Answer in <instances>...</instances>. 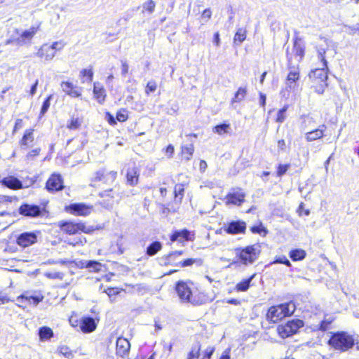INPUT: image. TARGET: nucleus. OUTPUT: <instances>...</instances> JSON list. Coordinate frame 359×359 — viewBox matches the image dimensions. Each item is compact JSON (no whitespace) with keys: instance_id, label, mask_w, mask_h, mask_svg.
<instances>
[{"instance_id":"obj_1","label":"nucleus","mask_w":359,"mask_h":359,"mask_svg":"<svg viewBox=\"0 0 359 359\" xmlns=\"http://www.w3.org/2000/svg\"><path fill=\"white\" fill-rule=\"evenodd\" d=\"M294 310L295 306L292 302L273 306L269 309L267 318L273 323H277L283 318L292 315Z\"/></svg>"},{"instance_id":"obj_2","label":"nucleus","mask_w":359,"mask_h":359,"mask_svg":"<svg viewBox=\"0 0 359 359\" xmlns=\"http://www.w3.org/2000/svg\"><path fill=\"white\" fill-rule=\"evenodd\" d=\"M235 252L240 262L242 264L248 265L253 264L257 259L259 247L257 245H249L243 248H236Z\"/></svg>"},{"instance_id":"obj_3","label":"nucleus","mask_w":359,"mask_h":359,"mask_svg":"<svg viewBox=\"0 0 359 359\" xmlns=\"http://www.w3.org/2000/svg\"><path fill=\"white\" fill-rule=\"evenodd\" d=\"M329 344L337 350L346 351L353 347L354 339L348 333L340 332L332 336L329 340Z\"/></svg>"},{"instance_id":"obj_4","label":"nucleus","mask_w":359,"mask_h":359,"mask_svg":"<svg viewBox=\"0 0 359 359\" xmlns=\"http://www.w3.org/2000/svg\"><path fill=\"white\" fill-rule=\"evenodd\" d=\"M303 326L304 323L302 320L293 319L284 325H278L277 330L282 338H286L295 334Z\"/></svg>"},{"instance_id":"obj_5","label":"nucleus","mask_w":359,"mask_h":359,"mask_svg":"<svg viewBox=\"0 0 359 359\" xmlns=\"http://www.w3.org/2000/svg\"><path fill=\"white\" fill-rule=\"evenodd\" d=\"M59 226L62 231L69 235L76 234L79 231L88 233L93 231V227L86 226L82 222L74 223L72 222H60L59 223Z\"/></svg>"},{"instance_id":"obj_6","label":"nucleus","mask_w":359,"mask_h":359,"mask_svg":"<svg viewBox=\"0 0 359 359\" xmlns=\"http://www.w3.org/2000/svg\"><path fill=\"white\" fill-rule=\"evenodd\" d=\"M287 60H288V67L290 69V72L287 75L286 84L288 88L290 89H294L297 87V82L299 78V74L298 71V66H296L295 64L292 65V57L290 56V53H287Z\"/></svg>"},{"instance_id":"obj_7","label":"nucleus","mask_w":359,"mask_h":359,"mask_svg":"<svg viewBox=\"0 0 359 359\" xmlns=\"http://www.w3.org/2000/svg\"><path fill=\"white\" fill-rule=\"evenodd\" d=\"M176 291L180 299L183 302L194 304L192 291L188 283L184 281H179L176 285Z\"/></svg>"},{"instance_id":"obj_8","label":"nucleus","mask_w":359,"mask_h":359,"mask_svg":"<svg viewBox=\"0 0 359 359\" xmlns=\"http://www.w3.org/2000/svg\"><path fill=\"white\" fill-rule=\"evenodd\" d=\"M116 176V171L107 172L105 169L102 168L95 172L92 182L103 181L104 183L111 184L115 181Z\"/></svg>"},{"instance_id":"obj_9","label":"nucleus","mask_w":359,"mask_h":359,"mask_svg":"<svg viewBox=\"0 0 359 359\" xmlns=\"http://www.w3.org/2000/svg\"><path fill=\"white\" fill-rule=\"evenodd\" d=\"M19 213L28 217H37L41 215L42 209L36 205L25 203L20 207Z\"/></svg>"},{"instance_id":"obj_10","label":"nucleus","mask_w":359,"mask_h":359,"mask_svg":"<svg viewBox=\"0 0 359 359\" xmlns=\"http://www.w3.org/2000/svg\"><path fill=\"white\" fill-rule=\"evenodd\" d=\"M66 210L67 212L74 215L87 216L91 213L93 206L87 205L83 203H74L67 207Z\"/></svg>"},{"instance_id":"obj_11","label":"nucleus","mask_w":359,"mask_h":359,"mask_svg":"<svg viewBox=\"0 0 359 359\" xmlns=\"http://www.w3.org/2000/svg\"><path fill=\"white\" fill-rule=\"evenodd\" d=\"M116 356L121 359L127 358L129 355V351L130 348L129 341L123 337H118L116 340Z\"/></svg>"},{"instance_id":"obj_12","label":"nucleus","mask_w":359,"mask_h":359,"mask_svg":"<svg viewBox=\"0 0 359 359\" xmlns=\"http://www.w3.org/2000/svg\"><path fill=\"white\" fill-rule=\"evenodd\" d=\"M245 194L239 188L233 189L226 196V204L240 206L245 201Z\"/></svg>"},{"instance_id":"obj_13","label":"nucleus","mask_w":359,"mask_h":359,"mask_svg":"<svg viewBox=\"0 0 359 359\" xmlns=\"http://www.w3.org/2000/svg\"><path fill=\"white\" fill-rule=\"evenodd\" d=\"M287 53L292 57V65L295 64L296 66H298L304 55V47L299 41L295 40L292 52L287 50Z\"/></svg>"},{"instance_id":"obj_14","label":"nucleus","mask_w":359,"mask_h":359,"mask_svg":"<svg viewBox=\"0 0 359 359\" xmlns=\"http://www.w3.org/2000/svg\"><path fill=\"white\" fill-rule=\"evenodd\" d=\"M327 66L325 67L323 65L321 68L316 69L309 74L310 79H315L316 82L320 83V87H327L326 81L327 79Z\"/></svg>"},{"instance_id":"obj_15","label":"nucleus","mask_w":359,"mask_h":359,"mask_svg":"<svg viewBox=\"0 0 359 359\" xmlns=\"http://www.w3.org/2000/svg\"><path fill=\"white\" fill-rule=\"evenodd\" d=\"M63 182L60 175L53 174L47 180L46 188L48 191L54 192L63 189Z\"/></svg>"},{"instance_id":"obj_16","label":"nucleus","mask_w":359,"mask_h":359,"mask_svg":"<svg viewBox=\"0 0 359 359\" xmlns=\"http://www.w3.org/2000/svg\"><path fill=\"white\" fill-rule=\"evenodd\" d=\"M36 235L33 232H25L21 233L17 240V243L19 245L26 248L36 241Z\"/></svg>"},{"instance_id":"obj_17","label":"nucleus","mask_w":359,"mask_h":359,"mask_svg":"<svg viewBox=\"0 0 359 359\" xmlns=\"http://www.w3.org/2000/svg\"><path fill=\"white\" fill-rule=\"evenodd\" d=\"M246 229V224L243 221H232L227 224L225 229L229 234H238L244 233Z\"/></svg>"},{"instance_id":"obj_18","label":"nucleus","mask_w":359,"mask_h":359,"mask_svg":"<svg viewBox=\"0 0 359 359\" xmlns=\"http://www.w3.org/2000/svg\"><path fill=\"white\" fill-rule=\"evenodd\" d=\"M182 250H177L169 253L165 257H162L160 259V263L164 265H172L179 266V262H177L178 257L182 255Z\"/></svg>"},{"instance_id":"obj_19","label":"nucleus","mask_w":359,"mask_h":359,"mask_svg":"<svg viewBox=\"0 0 359 359\" xmlns=\"http://www.w3.org/2000/svg\"><path fill=\"white\" fill-rule=\"evenodd\" d=\"M192 236L191 232L186 229L175 231L170 236V241L172 242L178 241L183 243L187 241H192Z\"/></svg>"},{"instance_id":"obj_20","label":"nucleus","mask_w":359,"mask_h":359,"mask_svg":"<svg viewBox=\"0 0 359 359\" xmlns=\"http://www.w3.org/2000/svg\"><path fill=\"white\" fill-rule=\"evenodd\" d=\"M34 141V129L29 128L25 131V133L19 143L22 149H26L33 145Z\"/></svg>"},{"instance_id":"obj_21","label":"nucleus","mask_w":359,"mask_h":359,"mask_svg":"<svg viewBox=\"0 0 359 359\" xmlns=\"http://www.w3.org/2000/svg\"><path fill=\"white\" fill-rule=\"evenodd\" d=\"M0 182L4 186L11 189H20L23 187L22 182L13 176H8L3 179L1 178Z\"/></svg>"},{"instance_id":"obj_22","label":"nucleus","mask_w":359,"mask_h":359,"mask_svg":"<svg viewBox=\"0 0 359 359\" xmlns=\"http://www.w3.org/2000/svg\"><path fill=\"white\" fill-rule=\"evenodd\" d=\"M140 171L135 166L130 168L126 174L127 183L130 186H135L138 183Z\"/></svg>"},{"instance_id":"obj_23","label":"nucleus","mask_w":359,"mask_h":359,"mask_svg":"<svg viewBox=\"0 0 359 359\" xmlns=\"http://www.w3.org/2000/svg\"><path fill=\"white\" fill-rule=\"evenodd\" d=\"M80 327L83 332H91L95 330L96 323L93 318L85 317L81 321Z\"/></svg>"},{"instance_id":"obj_24","label":"nucleus","mask_w":359,"mask_h":359,"mask_svg":"<svg viewBox=\"0 0 359 359\" xmlns=\"http://www.w3.org/2000/svg\"><path fill=\"white\" fill-rule=\"evenodd\" d=\"M37 55L40 57H43L46 60H51L55 55L53 48L48 44H43L38 50Z\"/></svg>"},{"instance_id":"obj_25","label":"nucleus","mask_w":359,"mask_h":359,"mask_svg":"<svg viewBox=\"0 0 359 359\" xmlns=\"http://www.w3.org/2000/svg\"><path fill=\"white\" fill-rule=\"evenodd\" d=\"M42 299H43V297L32 296V295L27 296L25 294H22L18 297V301L20 303L25 304L27 302L29 304H32L35 306L37 305L40 302H41Z\"/></svg>"},{"instance_id":"obj_26","label":"nucleus","mask_w":359,"mask_h":359,"mask_svg":"<svg viewBox=\"0 0 359 359\" xmlns=\"http://www.w3.org/2000/svg\"><path fill=\"white\" fill-rule=\"evenodd\" d=\"M38 29H39V26L37 27H31L29 29L24 31L21 36H20V38L22 39V40H20V39H18V40L20 41V42H23V43H25L27 41H29L32 37L36 34V33L38 31Z\"/></svg>"},{"instance_id":"obj_27","label":"nucleus","mask_w":359,"mask_h":359,"mask_svg":"<svg viewBox=\"0 0 359 359\" xmlns=\"http://www.w3.org/2000/svg\"><path fill=\"white\" fill-rule=\"evenodd\" d=\"M39 335L41 341L48 340L53 337V332L49 327L43 326L39 328Z\"/></svg>"},{"instance_id":"obj_28","label":"nucleus","mask_w":359,"mask_h":359,"mask_svg":"<svg viewBox=\"0 0 359 359\" xmlns=\"http://www.w3.org/2000/svg\"><path fill=\"white\" fill-rule=\"evenodd\" d=\"M231 126L229 123H222L215 126L212 128V132L219 135H224L230 133Z\"/></svg>"},{"instance_id":"obj_29","label":"nucleus","mask_w":359,"mask_h":359,"mask_svg":"<svg viewBox=\"0 0 359 359\" xmlns=\"http://www.w3.org/2000/svg\"><path fill=\"white\" fill-rule=\"evenodd\" d=\"M161 243L158 241H154L147 248V255L149 256H154L158 252H159L161 250Z\"/></svg>"},{"instance_id":"obj_30","label":"nucleus","mask_w":359,"mask_h":359,"mask_svg":"<svg viewBox=\"0 0 359 359\" xmlns=\"http://www.w3.org/2000/svg\"><path fill=\"white\" fill-rule=\"evenodd\" d=\"M93 76L92 68L83 69L80 72V78L83 83H91Z\"/></svg>"},{"instance_id":"obj_31","label":"nucleus","mask_w":359,"mask_h":359,"mask_svg":"<svg viewBox=\"0 0 359 359\" xmlns=\"http://www.w3.org/2000/svg\"><path fill=\"white\" fill-rule=\"evenodd\" d=\"M194 151V147L193 144L182 147V154L187 161H189Z\"/></svg>"},{"instance_id":"obj_32","label":"nucleus","mask_w":359,"mask_h":359,"mask_svg":"<svg viewBox=\"0 0 359 359\" xmlns=\"http://www.w3.org/2000/svg\"><path fill=\"white\" fill-rule=\"evenodd\" d=\"M306 252L302 249H296L290 251V257L293 261L302 260L306 257Z\"/></svg>"},{"instance_id":"obj_33","label":"nucleus","mask_w":359,"mask_h":359,"mask_svg":"<svg viewBox=\"0 0 359 359\" xmlns=\"http://www.w3.org/2000/svg\"><path fill=\"white\" fill-rule=\"evenodd\" d=\"M323 135V129H316L315 130L309 132L306 134V138L308 141H314L322 137Z\"/></svg>"},{"instance_id":"obj_34","label":"nucleus","mask_w":359,"mask_h":359,"mask_svg":"<svg viewBox=\"0 0 359 359\" xmlns=\"http://www.w3.org/2000/svg\"><path fill=\"white\" fill-rule=\"evenodd\" d=\"M255 275H252L251 277H250L248 279L243 280V281L238 283L236 287L238 291L245 292L248 290V289L250 287V284L253 279Z\"/></svg>"},{"instance_id":"obj_35","label":"nucleus","mask_w":359,"mask_h":359,"mask_svg":"<svg viewBox=\"0 0 359 359\" xmlns=\"http://www.w3.org/2000/svg\"><path fill=\"white\" fill-rule=\"evenodd\" d=\"M86 267L90 269V271L98 272L101 270L102 264L97 261H88Z\"/></svg>"},{"instance_id":"obj_36","label":"nucleus","mask_w":359,"mask_h":359,"mask_svg":"<svg viewBox=\"0 0 359 359\" xmlns=\"http://www.w3.org/2000/svg\"><path fill=\"white\" fill-rule=\"evenodd\" d=\"M246 38V32L243 28H239L234 36V43H241Z\"/></svg>"},{"instance_id":"obj_37","label":"nucleus","mask_w":359,"mask_h":359,"mask_svg":"<svg viewBox=\"0 0 359 359\" xmlns=\"http://www.w3.org/2000/svg\"><path fill=\"white\" fill-rule=\"evenodd\" d=\"M201 346L198 344L194 345L188 354L187 359H196L199 356Z\"/></svg>"},{"instance_id":"obj_38","label":"nucleus","mask_w":359,"mask_h":359,"mask_svg":"<svg viewBox=\"0 0 359 359\" xmlns=\"http://www.w3.org/2000/svg\"><path fill=\"white\" fill-rule=\"evenodd\" d=\"M69 245L76 246V245H83L87 241L86 238L79 237L75 238L74 241L68 240L65 241Z\"/></svg>"},{"instance_id":"obj_39","label":"nucleus","mask_w":359,"mask_h":359,"mask_svg":"<svg viewBox=\"0 0 359 359\" xmlns=\"http://www.w3.org/2000/svg\"><path fill=\"white\" fill-rule=\"evenodd\" d=\"M287 107H288V106L285 105L283 107V109H281L278 111L277 118H276V121L278 123H281L285 120V118H286L285 113L287 109Z\"/></svg>"},{"instance_id":"obj_40","label":"nucleus","mask_w":359,"mask_h":359,"mask_svg":"<svg viewBox=\"0 0 359 359\" xmlns=\"http://www.w3.org/2000/svg\"><path fill=\"white\" fill-rule=\"evenodd\" d=\"M156 4L153 0H149L143 4V9L152 13L154 11Z\"/></svg>"},{"instance_id":"obj_41","label":"nucleus","mask_w":359,"mask_h":359,"mask_svg":"<svg viewBox=\"0 0 359 359\" xmlns=\"http://www.w3.org/2000/svg\"><path fill=\"white\" fill-rule=\"evenodd\" d=\"M65 46V43L62 40H60L57 41H55L50 46L53 48V51L55 53L57 50H61Z\"/></svg>"},{"instance_id":"obj_42","label":"nucleus","mask_w":359,"mask_h":359,"mask_svg":"<svg viewBox=\"0 0 359 359\" xmlns=\"http://www.w3.org/2000/svg\"><path fill=\"white\" fill-rule=\"evenodd\" d=\"M184 189L182 184H177L175 185L174 192H175V195L176 198L180 196V199L181 200L184 195Z\"/></svg>"},{"instance_id":"obj_43","label":"nucleus","mask_w":359,"mask_h":359,"mask_svg":"<svg viewBox=\"0 0 359 359\" xmlns=\"http://www.w3.org/2000/svg\"><path fill=\"white\" fill-rule=\"evenodd\" d=\"M45 276L48 278L59 280H62L64 277V274L62 273L56 271L46 273Z\"/></svg>"},{"instance_id":"obj_44","label":"nucleus","mask_w":359,"mask_h":359,"mask_svg":"<svg viewBox=\"0 0 359 359\" xmlns=\"http://www.w3.org/2000/svg\"><path fill=\"white\" fill-rule=\"evenodd\" d=\"M81 121L79 118H72L67 127L71 130L79 128L81 126Z\"/></svg>"},{"instance_id":"obj_45","label":"nucleus","mask_w":359,"mask_h":359,"mask_svg":"<svg viewBox=\"0 0 359 359\" xmlns=\"http://www.w3.org/2000/svg\"><path fill=\"white\" fill-rule=\"evenodd\" d=\"M41 151L40 148H35L30 151H29L26 156L27 159L28 160H33L34 157L38 156Z\"/></svg>"},{"instance_id":"obj_46","label":"nucleus","mask_w":359,"mask_h":359,"mask_svg":"<svg viewBox=\"0 0 359 359\" xmlns=\"http://www.w3.org/2000/svg\"><path fill=\"white\" fill-rule=\"evenodd\" d=\"M325 50L324 48H319L318 50V59L321 60V62L323 64V66L326 67L327 62L325 59Z\"/></svg>"},{"instance_id":"obj_47","label":"nucleus","mask_w":359,"mask_h":359,"mask_svg":"<svg viewBox=\"0 0 359 359\" xmlns=\"http://www.w3.org/2000/svg\"><path fill=\"white\" fill-rule=\"evenodd\" d=\"M94 97L98 101L99 103H102L104 101L105 95L104 91H93Z\"/></svg>"},{"instance_id":"obj_48","label":"nucleus","mask_w":359,"mask_h":359,"mask_svg":"<svg viewBox=\"0 0 359 359\" xmlns=\"http://www.w3.org/2000/svg\"><path fill=\"white\" fill-rule=\"evenodd\" d=\"M51 95L48 96L46 100L43 102L41 109V114L43 115L48 109L50 107V100L51 99Z\"/></svg>"},{"instance_id":"obj_49","label":"nucleus","mask_w":359,"mask_h":359,"mask_svg":"<svg viewBox=\"0 0 359 359\" xmlns=\"http://www.w3.org/2000/svg\"><path fill=\"white\" fill-rule=\"evenodd\" d=\"M116 119L120 122H123L128 119V114L126 110L119 111L116 114Z\"/></svg>"},{"instance_id":"obj_50","label":"nucleus","mask_w":359,"mask_h":359,"mask_svg":"<svg viewBox=\"0 0 359 359\" xmlns=\"http://www.w3.org/2000/svg\"><path fill=\"white\" fill-rule=\"evenodd\" d=\"M195 262H196V259H191V258L187 259H184V261H180L179 266L180 267L189 266H191Z\"/></svg>"},{"instance_id":"obj_51","label":"nucleus","mask_w":359,"mask_h":359,"mask_svg":"<svg viewBox=\"0 0 359 359\" xmlns=\"http://www.w3.org/2000/svg\"><path fill=\"white\" fill-rule=\"evenodd\" d=\"M289 168V165H279L278 168L277 175L278 176L283 175Z\"/></svg>"},{"instance_id":"obj_52","label":"nucleus","mask_w":359,"mask_h":359,"mask_svg":"<svg viewBox=\"0 0 359 359\" xmlns=\"http://www.w3.org/2000/svg\"><path fill=\"white\" fill-rule=\"evenodd\" d=\"M215 349L212 347H208L206 348L204 353V355L202 359H210Z\"/></svg>"},{"instance_id":"obj_53","label":"nucleus","mask_w":359,"mask_h":359,"mask_svg":"<svg viewBox=\"0 0 359 359\" xmlns=\"http://www.w3.org/2000/svg\"><path fill=\"white\" fill-rule=\"evenodd\" d=\"M212 15V12L209 8L205 9L202 13V18L205 20V22H208Z\"/></svg>"},{"instance_id":"obj_54","label":"nucleus","mask_w":359,"mask_h":359,"mask_svg":"<svg viewBox=\"0 0 359 359\" xmlns=\"http://www.w3.org/2000/svg\"><path fill=\"white\" fill-rule=\"evenodd\" d=\"M61 88H62V90H66V89L73 90L74 88V86L72 82L65 81V82L61 83Z\"/></svg>"},{"instance_id":"obj_55","label":"nucleus","mask_w":359,"mask_h":359,"mask_svg":"<svg viewBox=\"0 0 359 359\" xmlns=\"http://www.w3.org/2000/svg\"><path fill=\"white\" fill-rule=\"evenodd\" d=\"M274 263H280V264H284L286 266H290V261L287 259L285 257H282L276 259L274 262Z\"/></svg>"},{"instance_id":"obj_56","label":"nucleus","mask_w":359,"mask_h":359,"mask_svg":"<svg viewBox=\"0 0 359 359\" xmlns=\"http://www.w3.org/2000/svg\"><path fill=\"white\" fill-rule=\"evenodd\" d=\"M245 91H237L235 94V97L233 100V102H238L241 100L245 96Z\"/></svg>"},{"instance_id":"obj_57","label":"nucleus","mask_w":359,"mask_h":359,"mask_svg":"<svg viewBox=\"0 0 359 359\" xmlns=\"http://www.w3.org/2000/svg\"><path fill=\"white\" fill-rule=\"evenodd\" d=\"M105 292L109 297H111L118 294L120 291L118 288H107Z\"/></svg>"},{"instance_id":"obj_58","label":"nucleus","mask_w":359,"mask_h":359,"mask_svg":"<svg viewBox=\"0 0 359 359\" xmlns=\"http://www.w3.org/2000/svg\"><path fill=\"white\" fill-rule=\"evenodd\" d=\"M250 230L254 233H260L262 231L264 230V229L262 227V225H259V226H252Z\"/></svg>"},{"instance_id":"obj_59","label":"nucleus","mask_w":359,"mask_h":359,"mask_svg":"<svg viewBox=\"0 0 359 359\" xmlns=\"http://www.w3.org/2000/svg\"><path fill=\"white\" fill-rule=\"evenodd\" d=\"M121 66H122L121 67V74H122V75H126L128 72V69H129L128 65L126 61H124V62H122Z\"/></svg>"},{"instance_id":"obj_60","label":"nucleus","mask_w":359,"mask_h":359,"mask_svg":"<svg viewBox=\"0 0 359 359\" xmlns=\"http://www.w3.org/2000/svg\"><path fill=\"white\" fill-rule=\"evenodd\" d=\"M165 152L167 154H169V157H171L174 153V147L169 144L165 149Z\"/></svg>"},{"instance_id":"obj_61","label":"nucleus","mask_w":359,"mask_h":359,"mask_svg":"<svg viewBox=\"0 0 359 359\" xmlns=\"http://www.w3.org/2000/svg\"><path fill=\"white\" fill-rule=\"evenodd\" d=\"M22 127V120L17 119L14 126V132Z\"/></svg>"},{"instance_id":"obj_62","label":"nucleus","mask_w":359,"mask_h":359,"mask_svg":"<svg viewBox=\"0 0 359 359\" xmlns=\"http://www.w3.org/2000/svg\"><path fill=\"white\" fill-rule=\"evenodd\" d=\"M208 167V165H207V163L203 161V160H201L200 161V165H199V169L201 172H204L205 170V169L207 168Z\"/></svg>"},{"instance_id":"obj_63","label":"nucleus","mask_w":359,"mask_h":359,"mask_svg":"<svg viewBox=\"0 0 359 359\" xmlns=\"http://www.w3.org/2000/svg\"><path fill=\"white\" fill-rule=\"evenodd\" d=\"M60 353L65 356H68L70 353L68 352V348L67 347H61L60 348Z\"/></svg>"},{"instance_id":"obj_64","label":"nucleus","mask_w":359,"mask_h":359,"mask_svg":"<svg viewBox=\"0 0 359 359\" xmlns=\"http://www.w3.org/2000/svg\"><path fill=\"white\" fill-rule=\"evenodd\" d=\"M214 43L216 44L217 46H219L220 39L219 34L218 32H216L214 35Z\"/></svg>"}]
</instances>
